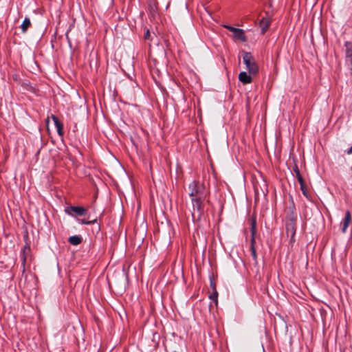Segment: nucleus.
<instances>
[{
    "mask_svg": "<svg viewBox=\"0 0 352 352\" xmlns=\"http://www.w3.org/2000/svg\"><path fill=\"white\" fill-rule=\"evenodd\" d=\"M188 192L192 199H206L207 196V191L204 185L195 181H192L189 184L188 188Z\"/></svg>",
    "mask_w": 352,
    "mask_h": 352,
    "instance_id": "obj_1",
    "label": "nucleus"
},
{
    "mask_svg": "<svg viewBox=\"0 0 352 352\" xmlns=\"http://www.w3.org/2000/svg\"><path fill=\"white\" fill-rule=\"evenodd\" d=\"M242 56L249 74L256 75L258 71V67L253 56L250 52H243Z\"/></svg>",
    "mask_w": 352,
    "mask_h": 352,
    "instance_id": "obj_2",
    "label": "nucleus"
},
{
    "mask_svg": "<svg viewBox=\"0 0 352 352\" xmlns=\"http://www.w3.org/2000/svg\"><path fill=\"white\" fill-rule=\"evenodd\" d=\"M295 221L296 217L292 214L289 216L288 221L286 223V232L288 236H291V241H294V238L296 233Z\"/></svg>",
    "mask_w": 352,
    "mask_h": 352,
    "instance_id": "obj_3",
    "label": "nucleus"
},
{
    "mask_svg": "<svg viewBox=\"0 0 352 352\" xmlns=\"http://www.w3.org/2000/svg\"><path fill=\"white\" fill-rule=\"evenodd\" d=\"M72 212H75L78 216H83L86 214L87 210L81 206H70L65 208V212L72 215Z\"/></svg>",
    "mask_w": 352,
    "mask_h": 352,
    "instance_id": "obj_4",
    "label": "nucleus"
},
{
    "mask_svg": "<svg viewBox=\"0 0 352 352\" xmlns=\"http://www.w3.org/2000/svg\"><path fill=\"white\" fill-rule=\"evenodd\" d=\"M251 232H252V239H251V250H252V254L254 258V259L256 258V250L254 247V243L255 242L254 235L256 234V221L253 220L252 222V228H251Z\"/></svg>",
    "mask_w": 352,
    "mask_h": 352,
    "instance_id": "obj_5",
    "label": "nucleus"
},
{
    "mask_svg": "<svg viewBox=\"0 0 352 352\" xmlns=\"http://www.w3.org/2000/svg\"><path fill=\"white\" fill-rule=\"evenodd\" d=\"M205 199L193 198L192 199V204L194 212L197 211L199 214H201L203 209V201Z\"/></svg>",
    "mask_w": 352,
    "mask_h": 352,
    "instance_id": "obj_6",
    "label": "nucleus"
},
{
    "mask_svg": "<svg viewBox=\"0 0 352 352\" xmlns=\"http://www.w3.org/2000/svg\"><path fill=\"white\" fill-rule=\"evenodd\" d=\"M351 221V212L347 210L345 213V217L342 222V232H345L346 231L347 228L349 227V224Z\"/></svg>",
    "mask_w": 352,
    "mask_h": 352,
    "instance_id": "obj_7",
    "label": "nucleus"
},
{
    "mask_svg": "<svg viewBox=\"0 0 352 352\" xmlns=\"http://www.w3.org/2000/svg\"><path fill=\"white\" fill-rule=\"evenodd\" d=\"M345 62L352 59V43L346 41L344 43Z\"/></svg>",
    "mask_w": 352,
    "mask_h": 352,
    "instance_id": "obj_8",
    "label": "nucleus"
},
{
    "mask_svg": "<svg viewBox=\"0 0 352 352\" xmlns=\"http://www.w3.org/2000/svg\"><path fill=\"white\" fill-rule=\"evenodd\" d=\"M252 74H248L245 72H241L239 74V80L243 84H249L252 82Z\"/></svg>",
    "mask_w": 352,
    "mask_h": 352,
    "instance_id": "obj_9",
    "label": "nucleus"
},
{
    "mask_svg": "<svg viewBox=\"0 0 352 352\" xmlns=\"http://www.w3.org/2000/svg\"><path fill=\"white\" fill-rule=\"evenodd\" d=\"M270 25V20L267 18H263L260 21V27L262 34H265Z\"/></svg>",
    "mask_w": 352,
    "mask_h": 352,
    "instance_id": "obj_10",
    "label": "nucleus"
},
{
    "mask_svg": "<svg viewBox=\"0 0 352 352\" xmlns=\"http://www.w3.org/2000/svg\"><path fill=\"white\" fill-rule=\"evenodd\" d=\"M52 118L54 122V124L56 127V129H57V132L58 133V135H63V124L60 123V122L59 121V120L58 119V118L55 116H52Z\"/></svg>",
    "mask_w": 352,
    "mask_h": 352,
    "instance_id": "obj_11",
    "label": "nucleus"
},
{
    "mask_svg": "<svg viewBox=\"0 0 352 352\" xmlns=\"http://www.w3.org/2000/svg\"><path fill=\"white\" fill-rule=\"evenodd\" d=\"M234 36L237 38L238 40H240L241 41H245L246 38L244 34V31L241 29L236 28L235 32H234Z\"/></svg>",
    "mask_w": 352,
    "mask_h": 352,
    "instance_id": "obj_12",
    "label": "nucleus"
},
{
    "mask_svg": "<svg viewBox=\"0 0 352 352\" xmlns=\"http://www.w3.org/2000/svg\"><path fill=\"white\" fill-rule=\"evenodd\" d=\"M82 241V238L78 236H72L69 238V242L74 245H79Z\"/></svg>",
    "mask_w": 352,
    "mask_h": 352,
    "instance_id": "obj_13",
    "label": "nucleus"
},
{
    "mask_svg": "<svg viewBox=\"0 0 352 352\" xmlns=\"http://www.w3.org/2000/svg\"><path fill=\"white\" fill-rule=\"evenodd\" d=\"M31 25V22H30V20L29 18H25V19L23 20L21 25V30H22V32H25L28 28Z\"/></svg>",
    "mask_w": 352,
    "mask_h": 352,
    "instance_id": "obj_14",
    "label": "nucleus"
},
{
    "mask_svg": "<svg viewBox=\"0 0 352 352\" xmlns=\"http://www.w3.org/2000/svg\"><path fill=\"white\" fill-rule=\"evenodd\" d=\"M30 250V246L28 245H26L23 248V264L24 265L25 263L26 257L25 256V254L26 253V251Z\"/></svg>",
    "mask_w": 352,
    "mask_h": 352,
    "instance_id": "obj_15",
    "label": "nucleus"
},
{
    "mask_svg": "<svg viewBox=\"0 0 352 352\" xmlns=\"http://www.w3.org/2000/svg\"><path fill=\"white\" fill-rule=\"evenodd\" d=\"M346 65L349 67L351 74H352V59L345 62Z\"/></svg>",
    "mask_w": 352,
    "mask_h": 352,
    "instance_id": "obj_16",
    "label": "nucleus"
},
{
    "mask_svg": "<svg viewBox=\"0 0 352 352\" xmlns=\"http://www.w3.org/2000/svg\"><path fill=\"white\" fill-rule=\"evenodd\" d=\"M297 177H298V181L299 182L300 186L302 188V185H304L303 179H302V176L299 174V173H298Z\"/></svg>",
    "mask_w": 352,
    "mask_h": 352,
    "instance_id": "obj_17",
    "label": "nucleus"
},
{
    "mask_svg": "<svg viewBox=\"0 0 352 352\" xmlns=\"http://www.w3.org/2000/svg\"><path fill=\"white\" fill-rule=\"evenodd\" d=\"M224 27H225L227 30H230V32H232L233 34H234V32H235V30H236V28L232 27V26H230V25H224Z\"/></svg>",
    "mask_w": 352,
    "mask_h": 352,
    "instance_id": "obj_18",
    "label": "nucleus"
},
{
    "mask_svg": "<svg viewBox=\"0 0 352 352\" xmlns=\"http://www.w3.org/2000/svg\"><path fill=\"white\" fill-rule=\"evenodd\" d=\"M150 36H151L150 32H149V30H147L146 32L144 34V38L145 39H149L150 38Z\"/></svg>",
    "mask_w": 352,
    "mask_h": 352,
    "instance_id": "obj_19",
    "label": "nucleus"
},
{
    "mask_svg": "<svg viewBox=\"0 0 352 352\" xmlns=\"http://www.w3.org/2000/svg\"><path fill=\"white\" fill-rule=\"evenodd\" d=\"M95 221H87L85 220H82L81 223L82 224H89L94 223Z\"/></svg>",
    "mask_w": 352,
    "mask_h": 352,
    "instance_id": "obj_20",
    "label": "nucleus"
},
{
    "mask_svg": "<svg viewBox=\"0 0 352 352\" xmlns=\"http://www.w3.org/2000/svg\"><path fill=\"white\" fill-rule=\"evenodd\" d=\"M217 293H215L214 295H211L210 296V298L214 299L216 302H217Z\"/></svg>",
    "mask_w": 352,
    "mask_h": 352,
    "instance_id": "obj_21",
    "label": "nucleus"
},
{
    "mask_svg": "<svg viewBox=\"0 0 352 352\" xmlns=\"http://www.w3.org/2000/svg\"><path fill=\"white\" fill-rule=\"evenodd\" d=\"M346 154L347 155H352V146L347 150Z\"/></svg>",
    "mask_w": 352,
    "mask_h": 352,
    "instance_id": "obj_22",
    "label": "nucleus"
},
{
    "mask_svg": "<svg viewBox=\"0 0 352 352\" xmlns=\"http://www.w3.org/2000/svg\"><path fill=\"white\" fill-rule=\"evenodd\" d=\"M301 190H302V193H303L304 195H305V186H304V185H302V188L301 187Z\"/></svg>",
    "mask_w": 352,
    "mask_h": 352,
    "instance_id": "obj_23",
    "label": "nucleus"
}]
</instances>
